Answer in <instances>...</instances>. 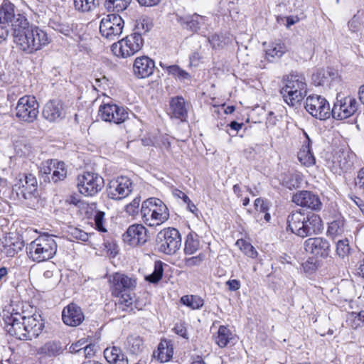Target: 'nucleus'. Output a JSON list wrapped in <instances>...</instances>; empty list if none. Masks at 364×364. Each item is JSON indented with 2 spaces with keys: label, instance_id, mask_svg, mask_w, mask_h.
I'll return each instance as SVG.
<instances>
[{
  "label": "nucleus",
  "instance_id": "1",
  "mask_svg": "<svg viewBox=\"0 0 364 364\" xmlns=\"http://www.w3.org/2000/svg\"><path fill=\"white\" fill-rule=\"evenodd\" d=\"M14 42L21 51L32 54L49 43L48 34L29 24H11Z\"/></svg>",
  "mask_w": 364,
  "mask_h": 364
},
{
  "label": "nucleus",
  "instance_id": "2",
  "mask_svg": "<svg viewBox=\"0 0 364 364\" xmlns=\"http://www.w3.org/2000/svg\"><path fill=\"white\" fill-rule=\"evenodd\" d=\"M287 221L291 232L301 237L320 233L323 230L320 216L312 212L293 211L288 215Z\"/></svg>",
  "mask_w": 364,
  "mask_h": 364
},
{
  "label": "nucleus",
  "instance_id": "3",
  "mask_svg": "<svg viewBox=\"0 0 364 364\" xmlns=\"http://www.w3.org/2000/svg\"><path fill=\"white\" fill-rule=\"evenodd\" d=\"M284 86L280 93L284 100L290 106H295L305 97L307 94V85L303 75L291 73L284 78Z\"/></svg>",
  "mask_w": 364,
  "mask_h": 364
},
{
  "label": "nucleus",
  "instance_id": "4",
  "mask_svg": "<svg viewBox=\"0 0 364 364\" xmlns=\"http://www.w3.org/2000/svg\"><path fill=\"white\" fill-rule=\"evenodd\" d=\"M57 248L53 235H42L28 245L26 252L33 261L41 262L52 259L56 254Z\"/></svg>",
  "mask_w": 364,
  "mask_h": 364
},
{
  "label": "nucleus",
  "instance_id": "5",
  "mask_svg": "<svg viewBox=\"0 0 364 364\" xmlns=\"http://www.w3.org/2000/svg\"><path fill=\"white\" fill-rule=\"evenodd\" d=\"M140 212L144 223L150 227L160 225L169 218V211L166 204L157 198L144 200Z\"/></svg>",
  "mask_w": 364,
  "mask_h": 364
},
{
  "label": "nucleus",
  "instance_id": "6",
  "mask_svg": "<svg viewBox=\"0 0 364 364\" xmlns=\"http://www.w3.org/2000/svg\"><path fill=\"white\" fill-rule=\"evenodd\" d=\"M181 241V234L177 229L165 228L158 232L156 237V247L159 252L171 255L180 249Z\"/></svg>",
  "mask_w": 364,
  "mask_h": 364
},
{
  "label": "nucleus",
  "instance_id": "7",
  "mask_svg": "<svg viewBox=\"0 0 364 364\" xmlns=\"http://www.w3.org/2000/svg\"><path fill=\"white\" fill-rule=\"evenodd\" d=\"M103 178L97 173L84 172L77 178L79 192L85 196L97 195L104 187Z\"/></svg>",
  "mask_w": 364,
  "mask_h": 364
},
{
  "label": "nucleus",
  "instance_id": "8",
  "mask_svg": "<svg viewBox=\"0 0 364 364\" xmlns=\"http://www.w3.org/2000/svg\"><path fill=\"white\" fill-rule=\"evenodd\" d=\"M144 45V41L137 33L126 36L124 39L114 43L111 46L112 53L117 57L127 58L139 51Z\"/></svg>",
  "mask_w": 364,
  "mask_h": 364
},
{
  "label": "nucleus",
  "instance_id": "9",
  "mask_svg": "<svg viewBox=\"0 0 364 364\" xmlns=\"http://www.w3.org/2000/svg\"><path fill=\"white\" fill-rule=\"evenodd\" d=\"M39 105L33 95H24L21 97L16 107V116L21 120L32 123L38 114Z\"/></svg>",
  "mask_w": 364,
  "mask_h": 364
},
{
  "label": "nucleus",
  "instance_id": "10",
  "mask_svg": "<svg viewBox=\"0 0 364 364\" xmlns=\"http://www.w3.org/2000/svg\"><path fill=\"white\" fill-rule=\"evenodd\" d=\"M133 188L132 179L127 176H121L109 181L107 193L110 199L119 200L127 197L132 192Z\"/></svg>",
  "mask_w": 364,
  "mask_h": 364
},
{
  "label": "nucleus",
  "instance_id": "11",
  "mask_svg": "<svg viewBox=\"0 0 364 364\" xmlns=\"http://www.w3.org/2000/svg\"><path fill=\"white\" fill-rule=\"evenodd\" d=\"M303 246L306 252L316 259H326L331 253L330 242L323 237H309L304 242Z\"/></svg>",
  "mask_w": 364,
  "mask_h": 364
},
{
  "label": "nucleus",
  "instance_id": "12",
  "mask_svg": "<svg viewBox=\"0 0 364 364\" xmlns=\"http://www.w3.org/2000/svg\"><path fill=\"white\" fill-rule=\"evenodd\" d=\"M305 109L314 117L323 120L331 116V109L328 102L320 95H313L307 97Z\"/></svg>",
  "mask_w": 364,
  "mask_h": 364
},
{
  "label": "nucleus",
  "instance_id": "13",
  "mask_svg": "<svg viewBox=\"0 0 364 364\" xmlns=\"http://www.w3.org/2000/svg\"><path fill=\"white\" fill-rule=\"evenodd\" d=\"M38 182L31 173L19 175L13 186L12 191L17 197L29 199L37 191Z\"/></svg>",
  "mask_w": 364,
  "mask_h": 364
},
{
  "label": "nucleus",
  "instance_id": "14",
  "mask_svg": "<svg viewBox=\"0 0 364 364\" xmlns=\"http://www.w3.org/2000/svg\"><path fill=\"white\" fill-rule=\"evenodd\" d=\"M339 97L337 96V101L334 103L331 113L334 119L338 120L350 117L358 109V102L355 98L348 97L339 100Z\"/></svg>",
  "mask_w": 364,
  "mask_h": 364
},
{
  "label": "nucleus",
  "instance_id": "15",
  "mask_svg": "<svg viewBox=\"0 0 364 364\" xmlns=\"http://www.w3.org/2000/svg\"><path fill=\"white\" fill-rule=\"evenodd\" d=\"M109 282L112 294L115 296H119V294L133 291L136 285L135 279L119 272L112 274Z\"/></svg>",
  "mask_w": 364,
  "mask_h": 364
},
{
  "label": "nucleus",
  "instance_id": "16",
  "mask_svg": "<svg viewBox=\"0 0 364 364\" xmlns=\"http://www.w3.org/2000/svg\"><path fill=\"white\" fill-rule=\"evenodd\" d=\"M132 0H106L105 6L109 10H112L114 13L103 14L100 23H124L122 17L118 14L124 11L130 4Z\"/></svg>",
  "mask_w": 364,
  "mask_h": 364
},
{
  "label": "nucleus",
  "instance_id": "17",
  "mask_svg": "<svg viewBox=\"0 0 364 364\" xmlns=\"http://www.w3.org/2000/svg\"><path fill=\"white\" fill-rule=\"evenodd\" d=\"M123 240L131 246L145 244L147 241V230L141 224L130 225L122 235Z\"/></svg>",
  "mask_w": 364,
  "mask_h": 364
},
{
  "label": "nucleus",
  "instance_id": "18",
  "mask_svg": "<svg viewBox=\"0 0 364 364\" xmlns=\"http://www.w3.org/2000/svg\"><path fill=\"white\" fill-rule=\"evenodd\" d=\"M292 201L297 205L316 211L320 210L323 205L319 196L309 191H301L296 193L292 196Z\"/></svg>",
  "mask_w": 364,
  "mask_h": 364
},
{
  "label": "nucleus",
  "instance_id": "19",
  "mask_svg": "<svg viewBox=\"0 0 364 364\" xmlns=\"http://www.w3.org/2000/svg\"><path fill=\"white\" fill-rule=\"evenodd\" d=\"M28 23L27 18L16 11V6L9 0H4L0 5V23Z\"/></svg>",
  "mask_w": 364,
  "mask_h": 364
},
{
  "label": "nucleus",
  "instance_id": "20",
  "mask_svg": "<svg viewBox=\"0 0 364 364\" xmlns=\"http://www.w3.org/2000/svg\"><path fill=\"white\" fill-rule=\"evenodd\" d=\"M62 319L67 326H77L84 321L85 315L78 305L70 303L63 309Z\"/></svg>",
  "mask_w": 364,
  "mask_h": 364
},
{
  "label": "nucleus",
  "instance_id": "21",
  "mask_svg": "<svg viewBox=\"0 0 364 364\" xmlns=\"http://www.w3.org/2000/svg\"><path fill=\"white\" fill-rule=\"evenodd\" d=\"M43 117L50 122L60 121L65 117L63 103L58 100H51L44 106Z\"/></svg>",
  "mask_w": 364,
  "mask_h": 364
},
{
  "label": "nucleus",
  "instance_id": "22",
  "mask_svg": "<svg viewBox=\"0 0 364 364\" xmlns=\"http://www.w3.org/2000/svg\"><path fill=\"white\" fill-rule=\"evenodd\" d=\"M154 68V61L146 55L136 58L133 65L134 75L139 78L149 77L153 73Z\"/></svg>",
  "mask_w": 364,
  "mask_h": 364
},
{
  "label": "nucleus",
  "instance_id": "23",
  "mask_svg": "<svg viewBox=\"0 0 364 364\" xmlns=\"http://www.w3.org/2000/svg\"><path fill=\"white\" fill-rule=\"evenodd\" d=\"M26 326V331L28 340L37 338L44 328V323L40 314H33L28 317H22Z\"/></svg>",
  "mask_w": 364,
  "mask_h": 364
},
{
  "label": "nucleus",
  "instance_id": "24",
  "mask_svg": "<svg viewBox=\"0 0 364 364\" xmlns=\"http://www.w3.org/2000/svg\"><path fill=\"white\" fill-rule=\"evenodd\" d=\"M265 47V58L270 63L278 61L282 55L287 51L285 45L280 42H272L267 45L264 43Z\"/></svg>",
  "mask_w": 364,
  "mask_h": 364
},
{
  "label": "nucleus",
  "instance_id": "25",
  "mask_svg": "<svg viewBox=\"0 0 364 364\" xmlns=\"http://www.w3.org/2000/svg\"><path fill=\"white\" fill-rule=\"evenodd\" d=\"M59 281L58 272L48 269L43 272V276L39 279V290L43 292L50 291L58 286Z\"/></svg>",
  "mask_w": 364,
  "mask_h": 364
},
{
  "label": "nucleus",
  "instance_id": "26",
  "mask_svg": "<svg viewBox=\"0 0 364 364\" xmlns=\"http://www.w3.org/2000/svg\"><path fill=\"white\" fill-rule=\"evenodd\" d=\"M7 332L12 336L21 341H27L28 336L26 331L24 321H21L18 318L11 316L9 323L6 326Z\"/></svg>",
  "mask_w": 364,
  "mask_h": 364
},
{
  "label": "nucleus",
  "instance_id": "27",
  "mask_svg": "<svg viewBox=\"0 0 364 364\" xmlns=\"http://www.w3.org/2000/svg\"><path fill=\"white\" fill-rule=\"evenodd\" d=\"M304 134L306 138V141L304 143L298 152L297 157L303 165L309 167L315 164L316 159L311 151V140L306 132H304Z\"/></svg>",
  "mask_w": 364,
  "mask_h": 364
},
{
  "label": "nucleus",
  "instance_id": "28",
  "mask_svg": "<svg viewBox=\"0 0 364 364\" xmlns=\"http://www.w3.org/2000/svg\"><path fill=\"white\" fill-rule=\"evenodd\" d=\"M104 356L109 364H128V358L117 346L108 347L104 350Z\"/></svg>",
  "mask_w": 364,
  "mask_h": 364
},
{
  "label": "nucleus",
  "instance_id": "29",
  "mask_svg": "<svg viewBox=\"0 0 364 364\" xmlns=\"http://www.w3.org/2000/svg\"><path fill=\"white\" fill-rule=\"evenodd\" d=\"M173 355V348L170 341L164 339L162 340L157 348V350L153 353V357L160 363L168 361Z\"/></svg>",
  "mask_w": 364,
  "mask_h": 364
},
{
  "label": "nucleus",
  "instance_id": "30",
  "mask_svg": "<svg viewBox=\"0 0 364 364\" xmlns=\"http://www.w3.org/2000/svg\"><path fill=\"white\" fill-rule=\"evenodd\" d=\"M63 352L60 341H50L37 350V354L42 357H56Z\"/></svg>",
  "mask_w": 364,
  "mask_h": 364
},
{
  "label": "nucleus",
  "instance_id": "31",
  "mask_svg": "<svg viewBox=\"0 0 364 364\" xmlns=\"http://www.w3.org/2000/svg\"><path fill=\"white\" fill-rule=\"evenodd\" d=\"M338 75L336 70L331 68L318 69L312 75V81L316 86L324 85Z\"/></svg>",
  "mask_w": 364,
  "mask_h": 364
},
{
  "label": "nucleus",
  "instance_id": "32",
  "mask_svg": "<svg viewBox=\"0 0 364 364\" xmlns=\"http://www.w3.org/2000/svg\"><path fill=\"white\" fill-rule=\"evenodd\" d=\"M170 109L172 117L184 120L187 117V110L185 107V100L182 97L177 96L170 101Z\"/></svg>",
  "mask_w": 364,
  "mask_h": 364
},
{
  "label": "nucleus",
  "instance_id": "33",
  "mask_svg": "<svg viewBox=\"0 0 364 364\" xmlns=\"http://www.w3.org/2000/svg\"><path fill=\"white\" fill-rule=\"evenodd\" d=\"M145 344L141 337L137 335H131L127 337L125 348L133 355H139L145 349Z\"/></svg>",
  "mask_w": 364,
  "mask_h": 364
},
{
  "label": "nucleus",
  "instance_id": "34",
  "mask_svg": "<svg viewBox=\"0 0 364 364\" xmlns=\"http://www.w3.org/2000/svg\"><path fill=\"white\" fill-rule=\"evenodd\" d=\"M124 24H100L99 28L102 36L114 40L122 33Z\"/></svg>",
  "mask_w": 364,
  "mask_h": 364
},
{
  "label": "nucleus",
  "instance_id": "35",
  "mask_svg": "<svg viewBox=\"0 0 364 364\" xmlns=\"http://www.w3.org/2000/svg\"><path fill=\"white\" fill-rule=\"evenodd\" d=\"M278 179L281 185L289 190L299 188L300 184L299 176L290 171L282 173Z\"/></svg>",
  "mask_w": 364,
  "mask_h": 364
},
{
  "label": "nucleus",
  "instance_id": "36",
  "mask_svg": "<svg viewBox=\"0 0 364 364\" xmlns=\"http://www.w3.org/2000/svg\"><path fill=\"white\" fill-rule=\"evenodd\" d=\"M119 110V105L115 104H104L100 105L98 115L105 122H113L112 120H119V118H114L113 113Z\"/></svg>",
  "mask_w": 364,
  "mask_h": 364
},
{
  "label": "nucleus",
  "instance_id": "37",
  "mask_svg": "<svg viewBox=\"0 0 364 364\" xmlns=\"http://www.w3.org/2000/svg\"><path fill=\"white\" fill-rule=\"evenodd\" d=\"M233 339L231 331L225 326H220L215 338V343L220 348L226 347Z\"/></svg>",
  "mask_w": 364,
  "mask_h": 364
},
{
  "label": "nucleus",
  "instance_id": "38",
  "mask_svg": "<svg viewBox=\"0 0 364 364\" xmlns=\"http://www.w3.org/2000/svg\"><path fill=\"white\" fill-rule=\"evenodd\" d=\"M164 266L167 264L160 260L156 261L153 272L145 276V280L151 284H158L164 274Z\"/></svg>",
  "mask_w": 364,
  "mask_h": 364
},
{
  "label": "nucleus",
  "instance_id": "39",
  "mask_svg": "<svg viewBox=\"0 0 364 364\" xmlns=\"http://www.w3.org/2000/svg\"><path fill=\"white\" fill-rule=\"evenodd\" d=\"M180 301L193 310L200 309L204 304L203 299L197 295H184L181 298Z\"/></svg>",
  "mask_w": 364,
  "mask_h": 364
},
{
  "label": "nucleus",
  "instance_id": "40",
  "mask_svg": "<svg viewBox=\"0 0 364 364\" xmlns=\"http://www.w3.org/2000/svg\"><path fill=\"white\" fill-rule=\"evenodd\" d=\"M58 161L50 159L43 162L39 167V173L43 178L44 182L50 181L48 175L52 174L53 168H55Z\"/></svg>",
  "mask_w": 364,
  "mask_h": 364
},
{
  "label": "nucleus",
  "instance_id": "41",
  "mask_svg": "<svg viewBox=\"0 0 364 364\" xmlns=\"http://www.w3.org/2000/svg\"><path fill=\"white\" fill-rule=\"evenodd\" d=\"M200 246V242L198 239V235L193 234H188L186 237V240L185 242V253L186 255H193L194 254L198 249Z\"/></svg>",
  "mask_w": 364,
  "mask_h": 364
},
{
  "label": "nucleus",
  "instance_id": "42",
  "mask_svg": "<svg viewBox=\"0 0 364 364\" xmlns=\"http://www.w3.org/2000/svg\"><path fill=\"white\" fill-rule=\"evenodd\" d=\"M167 72L176 79L180 81H185L186 80H191V75L186 70L181 68L177 65H173L166 67Z\"/></svg>",
  "mask_w": 364,
  "mask_h": 364
},
{
  "label": "nucleus",
  "instance_id": "43",
  "mask_svg": "<svg viewBox=\"0 0 364 364\" xmlns=\"http://www.w3.org/2000/svg\"><path fill=\"white\" fill-rule=\"evenodd\" d=\"M67 176V171L65 168V164L63 161H58L55 166V168H53V172L51 174V179L55 183L59 181L64 180Z\"/></svg>",
  "mask_w": 364,
  "mask_h": 364
},
{
  "label": "nucleus",
  "instance_id": "44",
  "mask_svg": "<svg viewBox=\"0 0 364 364\" xmlns=\"http://www.w3.org/2000/svg\"><path fill=\"white\" fill-rule=\"evenodd\" d=\"M349 241L348 239L339 240L336 242V255L341 259L347 257L350 253Z\"/></svg>",
  "mask_w": 364,
  "mask_h": 364
},
{
  "label": "nucleus",
  "instance_id": "45",
  "mask_svg": "<svg viewBox=\"0 0 364 364\" xmlns=\"http://www.w3.org/2000/svg\"><path fill=\"white\" fill-rule=\"evenodd\" d=\"M236 244L240 247V250L248 257L254 258L257 256V252L250 243L241 239L238 240Z\"/></svg>",
  "mask_w": 364,
  "mask_h": 364
},
{
  "label": "nucleus",
  "instance_id": "46",
  "mask_svg": "<svg viewBox=\"0 0 364 364\" xmlns=\"http://www.w3.org/2000/svg\"><path fill=\"white\" fill-rule=\"evenodd\" d=\"M141 202V197L136 196L133 199V200L127 204L125 207L126 212L129 215H137L139 212V205Z\"/></svg>",
  "mask_w": 364,
  "mask_h": 364
},
{
  "label": "nucleus",
  "instance_id": "47",
  "mask_svg": "<svg viewBox=\"0 0 364 364\" xmlns=\"http://www.w3.org/2000/svg\"><path fill=\"white\" fill-rule=\"evenodd\" d=\"M343 225L338 220H333L328 223L327 233L331 236H336L343 232Z\"/></svg>",
  "mask_w": 364,
  "mask_h": 364
},
{
  "label": "nucleus",
  "instance_id": "48",
  "mask_svg": "<svg viewBox=\"0 0 364 364\" xmlns=\"http://www.w3.org/2000/svg\"><path fill=\"white\" fill-rule=\"evenodd\" d=\"M119 308L122 309L123 311L125 310V307H129L132 305L133 298L130 294V292L123 293V294H119Z\"/></svg>",
  "mask_w": 364,
  "mask_h": 364
},
{
  "label": "nucleus",
  "instance_id": "49",
  "mask_svg": "<svg viewBox=\"0 0 364 364\" xmlns=\"http://www.w3.org/2000/svg\"><path fill=\"white\" fill-rule=\"evenodd\" d=\"M75 6L82 11H88L95 6V0H75Z\"/></svg>",
  "mask_w": 364,
  "mask_h": 364
},
{
  "label": "nucleus",
  "instance_id": "50",
  "mask_svg": "<svg viewBox=\"0 0 364 364\" xmlns=\"http://www.w3.org/2000/svg\"><path fill=\"white\" fill-rule=\"evenodd\" d=\"M318 260H319V259H316L313 257L309 258L302 264L304 270L306 272H313L316 271L318 267Z\"/></svg>",
  "mask_w": 364,
  "mask_h": 364
},
{
  "label": "nucleus",
  "instance_id": "51",
  "mask_svg": "<svg viewBox=\"0 0 364 364\" xmlns=\"http://www.w3.org/2000/svg\"><path fill=\"white\" fill-rule=\"evenodd\" d=\"M254 205L256 211L259 213H266L269 210V202L267 200L258 198L255 199Z\"/></svg>",
  "mask_w": 364,
  "mask_h": 364
},
{
  "label": "nucleus",
  "instance_id": "52",
  "mask_svg": "<svg viewBox=\"0 0 364 364\" xmlns=\"http://www.w3.org/2000/svg\"><path fill=\"white\" fill-rule=\"evenodd\" d=\"M177 21L179 23H199L203 21V16L197 14H193V15L187 14L180 16V18H178Z\"/></svg>",
  "mask_w": 364,
  "mask_h": 364
},
{
  "label": "nucleus",
  "instance_id": "53",
  "mask_svg": "<svg viewBox=\"0 0 364 364\" xmlns=\"http://www.w3.org/2000/svg\"><path fill=\"white\" fill-rule=\"evenodd\" d=\"M73 24H53V28L66 36H70L73 33Z\"/></svg>",
  "mask_w": 364,
  "mask_h": 364
},
{
  "label": "nucleus",
  "instance_id": "54",
  "mask_svg": "<svg viewBox=\"0 0 364 364\" xmlns=\"http://www.w3.org/2000/svg\"><path fill=\"white\" fill-rule=\"evenodd\" d=\"M114 118H122L119 119V120H112L115 124H121L124 122L127 119H128L129 113L123 107L119 106V110L117 109L116 112L113 113Z\"/></svg>",
  "mask_w": 364,
  "mask_h": 364
},
{
  "label": "nucleus",
  "instance_id": "55",
  "mask_svg": "<svg viewBox=\"0 0 364 364\" xmlns=\"http://www.w3.org/2000/svg\"><path fill=\"white\" fill-rule=\"evenodd\" d=\"M153 24H135L133 30L134 36H136L138 33L140 37L142 38V35L145 34L152 28Z\"/></svg>",
  "mask_w": 364,
  "mask_h": 364
},
{
  "label": "nucleus",
  "instance_id": "56",
  "mask_svg": "<svg viewBox=\"0 0 364 364\" xmlns=\"http://www.w3.org/2000/svg\"><path fill=\"white\" fill-rule=\"evenodd\" d=\"M105 216V213L102 211H97L94 220L95 223L96 228L97 230L100 232H105L106 229L103 226V219Z\"/></svg>",
  "mask_w": 364,
  "mask_h": 364
},
{
  "label": "nucleus",
  "instance_id": "57",
  "mask_svg": "<svg viewBox=\"0 0 364 364\" xmlns=\"http://www.w3.org/2000/svg\"><path fill=\"white\" fill-rule=\"evenodd\" d=\"M70 235L76 239L83 242L88 240V235L87 232L78 229V228H73L70 231Z\"/></svg>",
  "mask_w": 364,
  "mask_h": 364
},
{
  "label": "nucleus",
  "instance_id": "58",
  "mask_svg": "<svg viewBox=\"0 0 364 364\" xmlns=\"http://www.w3.org/2000/svg\"><path fill=\"white\" fill-rule=\"evenodd\" d=\"M21 250V247H17V245L12 243L10 245H4L2 252H4L8 257H14L18 250Z\"/></svg>",
  "mask_w": 364,
  "mask_h": 364
},
{
  "label": "nucleus",
  "instance_id": "59",
  "mask_svg": "<svg viewBox=\"0 0 364 364\" xmlns=\"http://www.w3.org/2000/svg\"><path fill=\"white\" fill-rule=\"evenodd\" d=\"M205 259V255L203 253L199 254L197 256L190 257L186 260L187 266L193 267L199 265Z\"/></svg>",
  "mask_w": 364,
  "mask_h": 364
},
{
  "label": "nucleus",
  "instance_id": "60",
  "mask_svg": "<svg viewBox=\"0 0 364 364\" xmlns=\"http://www.w3.org/2000/svg\"><path fill=\"white\" fill-rule=\"evenodd\" d=\"M97 350V346L95 344H87L83 347V353L84 356L86 358H90L93 357L95 355Z\"/></svg>",
  "mask_w": 364,
  "mask_h": 364
},
{
  "label": "nucleus",
  "instance_id": "61",
  "mask_svg": "<svg viewBox=\"0 0 364 364\" xmlns=\"http://www.w3.org/2000/svg\"><path fill=\"white\" fill-rule=\"evenodd\" d=\"M85 341L80 340L76 343H73L70 348L69 351L71 353H82L83 351V347L85 346Z\"/></svg>",
  "mask_w": 364,
  "mask_h": 364
},
{
  "label": "nucleus",
  "instance_id": "62",
  "mask_svg": "<svg viewBox=\"0 0 364 364\" xmlns=\"http://www.w3.org/2000/svg\"><path fill=\"white\" fill-rule=\"evenodd\" d=\"M355 183L357 187L364 191V167L358 172Z\"/></svg>",
  "mask_w": 364,
  "mask_h": 364
},
{
  "label": "nucleus",
  "instance_id": "63",
  "mask_svg": "<svg viewBox=\"0 0 364 364\" xmlns=\"http://www.w3.org/2000/svg\"><path fill=\"white\" fill-rule=\"evenodd\" d=\"M226 285L228 289L232 291L238 290L241 287L240 282L237 279H230L226 282Z\"/></svg>",
  "mask_w": 364,
  "mask_h": 364
},
{
  "label": "nucleus",
  "instance_id": "64",
  "mask_svg": "<svg viewBox=\"0 0 364 364\" xmlns=\"http://www.w3.org/2000/svg\"><path fill=\"white\" fill-rule=\"evenodd\" d=\"M9 24H7V26L0 24V43L4 41L8 37L9 33Z\"/></svg>",
  "mask_w": 364,
  "mask_h": 364
}]
</instances>
